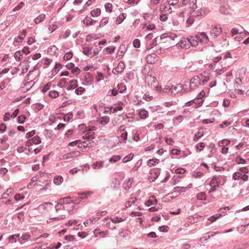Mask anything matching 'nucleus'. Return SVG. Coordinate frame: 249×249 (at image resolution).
Returning <instances> with one entry per match:
<instances>
[{
	"instance_id": "1",
	"label": "nucleus",
	"mask_w": 249,
	"mask_h": 249,
	"mask_svg": "<svg viewBox=\"0 0 249 249\" xmlns=\"http://www.w3.org/2000/svg\"><path fill=\"white\" fill-rule=\"evenodd\" d=\"M185 83L189 84V88H186L184 89V92H189L192 90L195 89L196 87H197L199 85L201 84V79L200 77L198 75L195 76L193 77L190 81H185Z\"/></svg>"
},
{
	"instance_id": "2",
	"label": "nucleus",
	"mask_w": 249,
	"mask_h": 249,
	"mask_svg": "<svg viewBox=\"0 0 249 249\" xmlns=\"http://www.w3.org/2000/svg\"><path fill=\"white\" fill-rule=\"evenodd\" d=\"M145 83L147 86L155 90H159L157 80L155 76L151 75H147L145 78Z\"/></svg>"
},
{
	"instance_id": "3",
	"label": "nucleus",
	"mask_w": 249,
	"mask_h": 249,
	"mask_svg": "<svg viewBox=\"0 0 249 249\" xmlns=\"http://www.w3.org/2000/svg\"><path fill=\"white\" fill-rule=\"evenodd\" d=\"M220 182V179H219L215 176H213L209 184L210 186L211 187V188L210 189L208 193L210 194L211 193L215 192L217 188L219 187Z\"/></svg>"
},
{
	"instance_id": "4",
	"label": "nucleus",
	"mask_w": 249,
	"mask_h": 249,
	"mask_svg": "<svg viewBox=\"0 0 249 249\" xmlns=\"http://www.w3.org/2000/svg\"><path fill=\"white\" fill-rule=\"evenodd\" d=\"M185 87H187V85L186 84H184L183 85L181 84H179L176 86H172L170 88L169 90H170L171 95H175L179 92H182L184 93H185L184 92V89L186 88Z\"/></svg>"
},
{
	"instance_id": "5",
	"label": "nucleus",
	"mask_w": 249,
	"mask_h": 249,
	"mask_svg": "<svg viewBox=\"0 0 249 249\" xmlns=\"http://www.w3.org/2000/svg\"><path fill=\"white\" fill-rule=\"evenodd\" d=\"M178 48H180L181 49H189L190 47V44L188 37L187 38H182L179 41L178 43L176 44Z\"/></svg>"
},
{
	"instance_id": "6",
	"label": "nucleus",
	"mask_w": 249,
	"mask_h": 249,
	"mask_svg": "<svg viewBox=\"0 0 249 249\" xmlns=\"http://www.w3.org/2000/svg\"><path fill=\"white\" fill-rule=\"evenodd\" d=\"M232 178L235 180L242 179L244 181H246L248 180L249 176L246 174H242L240 172H236L232 174Z\"/></svg>"
},
{
	"instance_id": "7",
	"label": "nucleus",
	"mask_w": 249,
	"mask_h": 249,
	"mask_svg": "<svg viewBox=\"0 0 249 249\" xmlns=\"http://www.w3.org/2000/svg\"><path fill=\"white\" fill-rule=\"evenodd\" d=\"M221 32L222 29L220 26H212L210 35L212 37L215 38L221 34Z\"/></svg>"
},
{
	"instance_id": "8",
	"label": "nucleus",
	"mask_w": 249,
	"mask_h": 249,
	"mask_svg": "<svg viewBox=\"0 0 249 249\" xmlns=\"http://www.w3.org/2000/svg\"><path fill=\"white\" fill-rule=\"evenodd\" d=\"M200 43H207L209 41V38L205 32H202L196 35Z\"/></svg>"
},
{
	"instance_id": "9",
	"label": "nucleus",
	"mask_w": 249,
	"mask_h": 249,
	"mask_svg": "<svg viewBox=\"0 0 249 249\" xmlns=\"http://www.w3.org/2000/svg\"><path fill=\"white\" fill-rule=\"evenodd\" d=\"M157 55L155 53H152L147 55L146 60L148 64H154L157 61Z\"/></svg>"
},
{
	"instance_id": "10",
	"label": "nucleus",
	"mask_w": 249,
	"mask_h": 249,
	"mask_svg": "<svg viewBox=\"0 0 249 249\" xmlns=\"http://www.w3.org/2000/svg\"><path fill=\"white\" fill-rule=\"evenodd\" d=\"M190 46L196 47L198 45L199 39L197 38V35H195L194 36H190L188 37Z\"/></svg>"
},
{
	"instance_id": "11",
	"label": "nucleus",
	"mask_w": 249,
	"mask_h": 249,
	"mask_svg": "<svg viewBox=\"0 0 249 249\" xmlns=\"http://www.w3.org/2000/svg\"><path fill=\"white\" fill-rule=\"evenodd\" d=\"M200 75L204 78L201 81V84L204 85L210 80L211 74L210 72L205 71L202 72Z\"/></svg>"
},
{
	"instance_id": "12",
	"label": "nucleus",
	"mask_w": 249,
	"mask_h": 249,
	"mask_svg": "<svg viewBox=\"0 0 249 249\" xmlns=\"http://www.w3.org/2000/svg\"><path fill=\"white\" fill-rule=\"evenodd\" d=\"M97 22V20H94L88 16L85 18L83 21V23L86 26L93 25L95 24Z\"/></svg>"
},
{
	"instance_id": "13",
	"label": "nucleus",
	"mask_w": 249,
	"mask_h": 249,
	"mask_svg": "<svg viewBox=\"0 0 249 249\" xmlns=\"http://www.w3.org/2000/svg\"><path fill=\"white\" fill-rule=\"evenodd\" d=\"M26 29H23L22 31H20L19 34L21 36L19 35L17 37H16L14 39L15 41L20 42L22 41L26 36Z\"/></svg>"
},
{
	"instance_id": "14",
	"label": "nucleus",
	"mask_w": 249,
	"mask_h": 249,
	"mask_svg": "<svg viewBox=\"0 0 249 249\" xmlns=\"http://www.w3.org/2000/svg\"><path fill=\"white\" fill-rule=\"evenodd\" d=\"M120 185V183L118 178H115L112 181L111 187L114 190H118Z\"/></svg>"
},
{
	"instance_id": "15",
	"label": "nucleus",
	"mask_w": 249,
	"mask_h": 249,
	"mask_svg": "<svg viewBox=\"0 0 249 249\" xmlns=\"http://www.w3.org/2000/svg\"><path fill=\"white\" fill-rule=\"evenodd\" d=\"M46 15L44 14H41L38 17L36 18L34 21L36 24H37L42 22L45 18Z\"/></svg>"
},
{
	"instance_id": "16",
	"label": "nucleus",
	"mask_w": 249,
	"mask_h": 249,
	"mask_svg": "<svg viewBox=\"0 0 249 249\" xmlns=\"http://www.w3.org/2000/svg\"><path fill=\"white\" fill-rule=\"evenodd\" d=\"M63 181V178L60 176H56L53 178V183L56 185H60Z\"/></svg>"
},
{
	"instance_id": "17",
	"label": "nucleus",
	"mask_w": 249,
	"mask_h": 249,
	"mask_svg": "<svg viewBox=\"0 0 249 249\" xmlns=\"http://www.w3.org/2000/svg\"><path fill=\"white\" fill-rule=\"evenodd\" d=\"M70 83L71 84L69 85L67 88V89L68 90H70L74 89L75 88H76L77 87H78V85L77 84V81L76 80H72L70 82Z\"/></svg>"
},
{
	"instance_id": "18",
	"label": "nucleus",
	"mask_w": 249,
	"mask_h": 249,
	"mask_svg": "<svg viewBox=\"0 0 249 249\" xmlns=\"http://www.w3.org/2000/svg\"><path fill=\"white\" fill-rule=\"evenodd\" d=\"M99 220L98 217H91L84 222V224L87 226L89 224H94Z\"/></svg>"
},
{
	"instance_id": "19",
	"label": "nucleus",
	"mask_w": 249,
	"mask_h": 249,
	"mask_svg": "<svg viewBox=\"0 0 249 249\" xmlns=\"http://www.w3.org/2000/svg\"><path fill=\"white\" fill-rule=\"evenodd\" d=\"M58 201L60 202L62 204L64 203L69 204L72 202L71 198L70 196H67L63 198H61L58 200Z\"/></svg>"
},
{
	"instance_id": "20",
	"label": "nucleus",
	"mask_w": 249,
	"mask_h": 249,
	"mask_svg": "<svg viewBox=\"0 0 249 249\" xmlns=\"http://www.w3.org/2000/svg\"><path fill=\"white\" fill-rule=\"evenodd\" d=\"M235 161L238 164H245L246 163V160L243 159L240 155L236 157Z\"/></svg>"
},
{
	"instance_id": "21",
	"label": "nucleus",
	"mask_w": 249,
	"mask_h": 249,
	"mask_svg": "<svg viewBox=\"0 0 249 249\" xmlns=\"http://www.w3.org/2000/svg\"><path fill=\"white\" fill-rule=\"evenodd\" d=\"M204 135L203 131H198L195 133L193 140L197 142Z\"/></svg>"
},
{
	"instance_id": "22",
	"label": "nucleus",
	"mask_w": 249,
	"mask_h": 249,
	"mask_svg": "<svg viewBox=\"0 0 249 249\" xmlns=\"http://www.w3.org/2000/svg\"><path fill=\"white\" fill-rule=\"evenodd\" d=\"M117 71L121 73L123 72L125 68V64L124 61H122L118 63V66H117Z\"/></svg>"
},
{
	"instance_id": "23",
	"label": "nucleus",
	"mask_w": 249,
	"mask_h": 249,
	"mask_svg": "<svg viewBox=\"0 0 249 249\" xmlns=\"http://www.w3.org/2000/svg\"><path fill=\"white\" fill-rule=\"evenodd\" d=\"M139 116L142 119H146L148 116V112L145 109H141L139 112Z\"/></svg>"
},
{
	"instance_id": "24",
	"label": "nucleus",
	"mask_w": 249,
	"mask_h": 249,
	"mask_svg": "<svg viewBox=\"0 0 249 249\" xmlns=\"http://www.w3.org/2000/svg\"><path fill=\"white\" fill-rule=\"evenodd\" d=\"M131 180H132L133 179L132 178L128 179L127 180L125 181L126 182L123 184V188H124V189L125 190H127L131 187L132 181H131Z\"/></svg>"
},
{
	"instance_id": "25",
	"label": "nucleus",
	"mask_w": 249,
	"mask_h": 249,
	"mask_svg": "<svg viewBox=\"0 0 249 249\" xmlns=\"http://www.w3.org/2000/svg\"><path fill=\"white\" fill-rule=\"evenodd\" d=\"M79 154V152L78 151H73L70 153H67L65 155V158L66 159L72 158L73 157H76L78 156Z\"/></svg>"
},
{
	"instance_id": "26",
	"label": "nucleus",
	"mask_w": 249,
	"mask_h": 249,
	"mask_svg": "<svg viewBox=\"0 0 249 249\" xmlns=\"http://www.w3.org/2000/svg\"><path fill=\"white\" fill-rule=\"evenodd\" d=\"M19 234H15L12 235H10L8 237V239L9 241H11L12 243L13 242H16L17 239L18 238V240H19ZM19 242L21 243L20 241L19 240Z\"/></svg>"
},
{
	"instance_id": "27",
	"label": "nucleus",
	"mask_w": 249,
	"mask_h": 249,
	"mask_svg": "<svg viewBox=\"0 0 249 249\" xmlns=\"http://www.w3.org/2000/svg\"><path fill=\"white\" fill-rule=\"evenodd\" d=\"M186 191V188L184 187L177 186L174 188V192L172 193H180L182 192H185Z\"/></svg>"
},
{
	"instance_id": "28",
	"label": "nucleus",
	"mask_w": 249,
	"mask_h": 249,
	"mask_svg": "<svg viewBox=\"0 0 249 249\" xmlns=\"http://www.w3.org/2000/svg\"><path fill=\"white\" fill-rule=\"evenodd\" d=\"M196 198L199 200H206L207 196L206 194L204 192H200L197 194Z\"/></svg>"
},
{
	"instance_id": "29",
	"label": "nucleus",
	"mask_w": 249,
	"mask_h": 249,
	"mask_svg": "<svg viewBox=\"0 0 249 249\" xmlns=\"http://www.w3.org/2000/svg\"><path fill=\"white\" fill-rule=\"evenodd\" d=\"M204 100L202 99H201L200 97H196V100L195 102L196 106L194 107V108H197L198 107H201L203 103Z\"/></svg>"
},
{
	"instance_id": "30",
	"label": "nucleus",
	"mask_w": 249,
	"mask_h": 249,
	"mask_svg": "<svg viewBox=\"0 0 249 249\" xmlns=\"http://www.w3.org/2000/svg\"><path fill=\"white\" fill-rule=\"evenodd\" d=\"M101 12L99 8H96L90 12L91 16L93 17H98L101 15Z\"/></svg>"
},
{
	"instance_id": "31",
	"label": "nucleus",
	"mask_w": 249,
	"mask_h": 249,
	"mask_svg": "<svg viewBox=\"0 0 249 249\" xmlns=\"http://www.w3.org/2000/svg\"><path fill=\"white\" fill-rule=\"evenodd\" d=\"M83 53L86 55L91 54L92 53V48L88 47H84L83 48Z\"/></svg>"
},
{
	"instance_id": "32",
	"label": "nucleus",
	"mask_w": 249,
	"mask_h": 249,
	"mask_svg": "<svg viewBox=\"0 0 249 249\" xmlns=\"http://www.w3.org/2000/svg\"><path fill=\"white\" fill-rule=\"evenodd\" d=\"M63 66L62 64L56 63L54 68L52 70L53 72H54L55 74L57 73L59 70L62 69Z\"/></svg>"
},
{
	"instance_id": "33",
	"label": "nucleus",
	"mask_w": 249,
	"mask_h": 249,
	"mask_svg": "<svg viewBox=\"0 0 249 249\" xmlns=\"http://www.w3.org/2000/svg\"><path fill=\"white\" fill-rule=\"evenodd\" d=\"M159 161L160 160L158 159H151L147 160V164L148 166H151L154 165L155 163H158Z\"/></svg>"
},
{
	"instance_id": "34",
	"label": "nucleus",
	"mask_w": 249,
	"mask_h": 249,
	"mask_svg": "<svg viewBox=\"0 0 249 249\" xmlns=\"http://www.w3.org/2000/svg\"><path fill=\"white\" fill-rule=\"evenodd\" d=\"M89 195L90 192H78L77 193V195L79 196H81L80 197V198L81 200H85L87 199L88 198V196L87 195Z\"/></svg>"
},
{
	"instance_id": "35",
	"label": "nucleus",
	"mask_w": 249,
	"mask_h": 249,
	"mask_svg": "<svg viewBox=\"0 0 249 249\" xmlns=\"http://www.w3.org/2000/svg\"><path fill=\"white\" fill-rule=\"evenodd\" d=\"M110 220L113 223H118L121 222H123L125 220L124 219H123L122 217L116 216L113 218L111 217Z\"/></svg>"
},
{
	"instance_id": "36",
	"label": "nucleus",
	"mask_w": 249,
	"mask_h": 249,
	"mask_svg": "<svg viewBox=\"0 0 249 249\" xmlns=\"http://www.w3.org/2000/svg\"><path fill=\"white\" fill-rule=\"evenodd\" d=\"M33 144H38L41 142V139L38 136H36L31 139Z\"/></svg>"
},
{
	"instance_id": "37",
	"label": "nucleus",
	"mask_w": 249,
	"mask_h": 249,
	"mask_svg": "<svg viewBox=\"0 0 249 249\" xmlns=\"http://www.w3.org/2000/svg\"><path fill=\"white\" fill-rule=\"evenodd\" d=\"M134 155L132 153H130L124 157L122 160L123 163H126L128 161H130L133 158Z\"/></svg>"
},
{
	"instance_id": "38",
	"label": "nucleus",
	"mask_w": 249,
	"mask_h": 249,
	"mask_svg": "<svg viewBox=\"0 0 249 249\" xmlns=\"http://www.w3.org/2000/svg\"><path fill=\"white\" fill-rule=\"evenodd\" d=\"M177 37V36L176 35H172L170 36H166L165 34H162L160 36V39H163L165 38H168L170 40H174L175 38Z\"/></svg>"
},
{
	"instance_id": "39",
	"label": "nucleus",
	"mask_w": 249,
	"mask_h": 249,
	"mask_svg": "<svg viewBox=\"0 0 249 249\" xmlns=\"http://www.w3.org/2000/svg\"><path fill=\"white\" fill-rule=\"evenodd\" d=\"M130 200L127 201L125 203V206L127 208L130 207L132 204H135V201L137 200V198L135 197H132L130 199Z\"/></svg>"
},
{
	"instance_id": "40",
	"label": "nucleus",
	"mask_w": 249,
	"mask_h": 249,
	"mask_svg": "<svg viewBox=\"0 0 249 249\" xmlns=\"http://www.w3.org/2000/svg\"><path fill=\"white\" fill-rule=\"evenodd\" d=\"M109 120H110V119H109V117H108L107 116H103L102 118L101 121H100V124L102 125H106L109 123Z\"/></svg>"
},
{
	"instance_id": "41",
	"label": "nucleus",
	"mask_w": 249,
	"mask_h": 249,
	"mask_svg": "<svg viewBox=\"0 0 249 249\" xmlns=\"http://www.w3.org/2000/svg\"><path fill=\"white\" fill-rule=\"evenodd\" d=\"M121 159V156L120 155H113L109 159L110 162H116Z\"/></svg>"
},
{
	"instance_id": "42",
	"label": "nucleus",
	"mask_w": 249,
	"mask_h": 249,
	"mask_svg": "<svg viewBox=\"0 0 249 249\" xmlns=\"http://www.w3.org/2000/svg\"><path fill=\"white\" fill-rule=\"evenodd\" d=\"M49 96L52 98H56L59 96V92L56 90H51L49 93Z\"/></svg>"
},
{
	"instance_id": "43",
	"label": "nucleus",
	"mask_w": 249,
	"mask_h": 249,
	"mask_svg": "<svg viewBox=\"0 0 249 249\" xmlns=\"http://www.w3.org/2000/svg\"><path fill=\"white\" fill-rule=\"evenodd\" d=\"M125 18V17L124 16V13H122L120 14V15L117 18V19L116 20V24H119L122 23L124 19Z\"/></svg>"
},
{
	"instance_id": "44",
	"label": "nucleus",
	"mask_w": 249,
	"mask_h": 249,
	"mask_svg": "<svg viewBox=\"0 0 249 249\" xmlns=\"http://www.w3.org/2000/svg\"><path fill=\"white\" fill-rule=\"evenodd\" d=\"M117 87L120 93H123L126 89V86L123 83L118 84Z\"/></svg>"
},
{
	"instance_id": "45",
	"label": "nucleus",
	"mask_w": 249,
	"mask_h": 249,
	"mask_svg": "<svg viewBox=\"0 0 249 249\" xmlns=\"http://www.w3.org/2000/svg\"><path fill=\"white\" fill-rule=\"evenodd\" d=\"M73 56V53L71 51L67 53L63 57L64 60H69L72 58Z\"/></svg>"
},
{
	"instance_id": "46",
	"label": "nucleus",
	"mask_w": 249,
	"mask_h": 249,
	"mask_svg": "<svg viewBox=\"0 0 249 249\" xmlns=\"http://www.w3.org/2000/svg\"><path fill=\"white\" fill-rule=\"evenodd\" d=\"M73 117V114L71 112H69L67 115H65L63 117V120L65 122H69Z\"/></svg>"
},
{
	"instance_id": "47",
	"label": "nucleus",
	"mask_w": 249,
	"mask_h": 249,
	"mask_svg": "<svg viewBox=\"0 0 249 249\" xmlns=\"http://www.w3.org/2000/svg\"><path fill=\"white\" fill-rule=\"evenodd\" d=\"M26 118V117L24 115H21L19 116L17 119L18 123L19 124H23L25 122Z\"/></svg>"
},
{
	"instance_id": "48",
	"label": "nucleus",
	"mask_w": 249,
	"mask_h": 249,
	"mask_svg": "<svg viewBox=\"0 0 249 249\" xmlns=\"http://www.w3.org/2000/svg\"><path fill=\"white\" fill-rule=\"evenodd\" d=\"M52 82H48L47 84H46L43 88L42 89V92L43 93H45L46 92H47L50 89V87L51 86H52Z\"/></svg>"
},
{
	"instance_id": "49",
	"label": "nucleus",
	"mask_w": 249,
	"mask_h": 249,
	"mask_svg": "<svg viewBox=\"0 0 249 249\" xmlns=\"http://www.w3.org/2000/svg\"><path fill=\"white\" fill-rule=\"evenodd\" d=\"M103 165V162L102 161H99V162H94L92 164V166L93 168L96 169V168H100L102 167Z\"/></svg>"
},
{
	"instance_id": "50",
	"label": "nucleus",
	"mask_w": 249,
	"mask_h": 249,
	"mask_svg": "<svg viewBox=\"0 0 249 249\" xmlns=\"http://www.w3.org/2000/svg\"><path fill=\"white\" fill-rule=\"evenodd\" d=\"M230 141H228L227 139H223L220 141L218 143V145L219 146L224 147L225 145H227L230 143Z\"/></svg>"
},
{
	"instance_id": "51",
	"label": "nucleus",
	"mask_w": 249,
	"mask_h": 249,
	"mask_svg": "<svg viewBox=\"0 0 249 249\" xmlns=\"http://www.w3.org/2000/svg\"><path fill=\"white\" fill-rule=\"evenodd\" d=\"M84 91H85V89L83 87H80L77 88L75 89V93L77 95H82L84 92Z\"/></svg>"
},
{
	"instance_id": "52",
	"label": "nucleus",
	"mask_w": 249,
	"mask_h": 249,
	"mask_svg": "<svg viewBox=\"0 0 249 249\" xmlns=\"http://www.w3.org/2000/svg\"><path fill=\"white\" fill-rule=\"evenodd\" d=\"M98 37H96V35H94V34H89L87 36H86V42H89L90 41L91 39L92 38L94 39H96L97 38H98Z\"/></svg>"
},
{
	"instance_id": "53",
	"label": "nucleus",
	"mask_w": 249,
	"mask_h": 249,
	"mask_svg": "<svg viewBox=\"0 0 249 249\" xmlns=\"http://www.w3.org/2000/svg\"><path fill=\"white\" fill-rule=\"evenodd\" d=\"M221 216H222L221 214H216L215 215L210 216L208 220L211 221V222H213Z\"/></svg>"
},
{
	"instance_id": "54",
	"label": "nucleus",
	"mask_w": 249,
	"mask_h": 249,
	"mask_svg": "<svg viewBox=\"0 0 249 249\" xmlns=\"http://www.w3.org/2000/svg\"><path fill=\"white\" fill-rule=\"evenodd\" d=\"M119 235L124 238H126L129 235V231L127 230L122 231L119 232Z\"/></svg>"
},
{
	"instance_id": "55",
	"label": "nucleus",
	"mask_w": 249,
	"mask_h": 249,
	"mask_svg": "<svg viewBox=\"0 0 249 249\" xmlns=\"http://www.w3.org/2000/svg\"><path fill=\"white\" fill-rule=\"evenodd\" d=\"M30 238H31V235L28 232H26V233L22 234V235L21 237V239L24 241H28L30 239Z\"/></svg>"
},
{
	"instance_id": "56",
	"label": "nucleus",
	"mask_w": 249,
	"mask_h": 249,
	"mask_svg": "<svg viewBox=\"0 0 249 249\" xmlns=\"http://www.w3.org/2000/svg\"><path fill=\"white\" fill-rule=\"evenodd\" d=\"M22 56L21 52L20 51H17L14 54L15 59L19 61L21 60V56Z\"/></svg>"
},
{
	"instance_id": "57",
	"label": "nucleus",
	"mask_w": 249,
	"mask_h": 249,
	"mask_svg": "<svg viewBox=\"0 0 249 249\" xmlns=\"http://www.w3.org/2000/svg\"><path fill=\"white\" fill-rule=\"evenodd\" d=\"M169 229V228L168 226L163 225L160 226L158 228V230H159L160 231L166 232L168 231Z\"/></svg>"
},
{
	"instance_id": "58",
	"label": "nucleus",
	"mask_w": 249,
	"mask_h": 249,
	"mask_svg": "<svg viewBox=\"0 0 249 249\" xmlns=\"http://www.w3.org/2000/svg\"><path fill=\"white\" fill-rule=\"evenodd\" d=\"M227 70L226 68L224 67L221 69H218L215 71L216 76H218L222 74Z\"/></svg>"
},
{
	"instance_id": "59",
	"label": "nucleus",
	"mask_w": 249,
	"mask_h": 249,
	"mask_svg": "<svg viewBox=\"0 0 249 249\" xmlns=\"http://www.w3.org/2000/svg\"><path fill=\"white\" fill-rule=\"evenodd\" d=\"M205 143L203 142H199L196 145V148L199 151H202L205 147Z\"/></svg>"
},
{
	"instance_id": "60",
	"label": "nucleus",
	"mask_w": 249,
	"mask_h": 249,
	"mask_svg": "<svg viewBox=\"0 0 249 249\" xmlns=\"http://www.w3.org/2000/svg\"><path fill=\"white\" fill-rule=\"evenodd\" d=\"M125 52V48L124 45H121L119 47V50L118 54L119 55H123V54Z\"/></svg>"
},
{
	"instance_id": "61",
	"label": "nucleus",
	"mask_w": 249,
	"mask_h": 249,
	"mask_svg": "<svg viewBox=\"0 0 249 249\" xmlns=\"http://www.w3.org/2000/svg\"><path fill=\"white\" fill-rule=\"evenodd\" d=\"M89 141V142H87L86 141H84V142H83V143L86 144V145H85V146H87V147H93L95 145V143L93 141Z\"/></svg>"
},
{
	"instance_id": "62",
	"label": "nucleus",
	"mask_w": 249,
	"mask_h": 249,
	"mask_svg": "<svg viewBox=\"0 0 249 249\" xmlns=\"http://www.w3.org/2000/svg\"><path fill=\"white\" fill-rule=\"evenodd\" d=\"M133 44L134 47H135V48H139L140 47L141 43L140 40L138 39H134Z\"/></svg>"
},
{
	"instance_id": "63",
	"label": "nucleus",
	"mask_w": 249,
	"mask_h": 249,
	"mask_svg": "<svg viewBox=\"0 0 249 249\" xmlns=\"http://www.w3.org/2000/svg\"><path fill=\"white\" fill-rule=\"evenodd\" d=\"M49 52L52 53L53 54H54L56 53V52L58 50L57 48L55 45H52L49 49Z\"/></svg>"
},
{
	"instance_id": "64",
	"label": "nucleus",
	"mask_w": 249,
	"mask_h": 249,
	"mask_svg": "<svg viewBox=\"0 0 249 249\" xmlns=\"http://www.w3.org/2000/svg\"><path fill=\"white\" fill-rule=\"evenodd\" d=\"M112 5L110 3H107L105 5V8L107 11H108L109 12H111L112 11Z\"/></svg>"
}]
</instances>
